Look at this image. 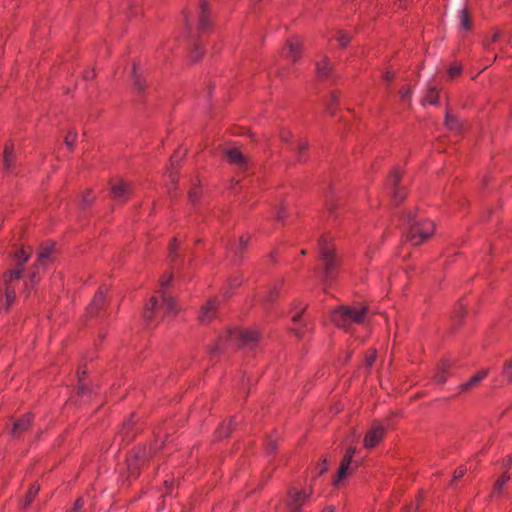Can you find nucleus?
I'll use <instances>...</instances> for the list:
<instances>
[{"label":"nucleus","mask_w":512,"mask_h":512,"mask_svg":"<svg viewBox=\"0 0 512 512\" xmlns=\"http://www.w3.org/2000/svg\"><path fill=\"white\" fill-rule=\"evenodd\" d=\"M367 313L366 306H340L332 312L331 320L338 327L348 330L351 323L363 324L366 321Z\"/></svg>","instance_id":"f257e3e1"},{"label":"nucleus","mask_w":512,"mask_h":512,"mask_svg":"<svg viewBox=\"0 0 512 512\" xmlns=\"http://www.w3.org/2000/svg\"><path fill=\"white\" fill-rule=\"evenodd\" d=\"M405 218L409 225L406 239L413 246L422 244L434 233L435 226L433 222L429 220H416L411 211L406 212Z\"/></svg>","instance_id":"f03ea898"},{"label":"nucleus","mask_w":512,"mask_h":512,"mask_svg":"<svg viewBox=\"0 0 512 512\" xmlns=\"http://www.w3.org/2000/svg\"><path fill=\"white\" fill-rule=\"evenodd\" d=\"M259 338V334L254 329H235L228 330L227 335L220 339V343L212 348V351L217 353L220 351L224 341L229 340L238 346H248L255 343Z\"/></svg>","instance_id":"7ed1b4c3"},{"label":"nucleus","mask_w":512,"mask_h":512,"mask_svg":"<svg viewBox=\"0 0 512 512\" xmlns=\"http://www.w3.org/2000/svg\"><path fill=\"white\" fill-rule=\"evenodd\" d=\"M320 256L324 263V279L328 281L332 278L333 271L337 266V258L334 255L333 248L329 245V239L322 236L319 240Z\"/></svg>","instance_id":"20e7f679"},{"label":"nucleus","mask_w":512,"mask_h":512,"mask_svg":"<svg viewBox=\"0 0 512 512\" xmlns=\"http://www.w3.org/2000/svg\"><path fill=\"white\" fill-rule=\"evenodd\" d=\"M29 259V254H27L23 249L18 251L15 254V261L17 268L14 270H10L4 275V283L5 286L10 285L12 281L19 280L22 277L23 266Z\"/></svg>","instance_id":"39448f33"},{"label":"nucleus","mask_w":512,"mask_h":512,"mask_svg":"<svg viewBox=\"0 0 512 512\" xmlns=\"http://www.w3.org/2000/svg\"><path fill=\"white\" fill-rule=\"evenodd\" d=\"M384 434L385 427L380 423H374L365 435L364 446L368 449L375 447L383 439Z\"/></svg>","instance_id":"423d86ee"},{"label":"nucleus","mask_w":512,"mask_h":512,"mask_svg":"<svg viewBox=\"0 0 512 512\" xmlns=\"http://www.w3.org/2000/svg\"><path fill=\"white\" fill-rule=\"evenodd\" d=\"M310 493L304 491H290L286 500V507L289 512H301V505L309 498Z\"/></svg>","instance_id":"0eeeda50"},{"label":"nucleus","mask_w":512,"mask_h":512,"mask_svg":"<svg viewBox=\"0 0 512 512\" xmlns=\"http://www.w3.org/2000/svg\"><path fill=\"white\" fill-rule=\"evenodd\" d=\"M130 192L131 185L124 180H118L111 184L112 197L120 203H124L128 200Z\"/></svg>","instance_id":"6e6552de"},{"label":"nucleus","mask_w":512,"mask_h":512,"mask_svg":"<svg viewBox=\"0 0 512 512\" xmlns=\"http://www.w3.org/2000/svg\"><path fill=\"white\" fill-rule=\"evenodd\" d=\"M224 152L230 163L243 170L248 168L250 161L249 158L244 155L237 147L228 148Z\"/></svg>","instance_id":"1a4fd4ad"},{"label":"nucleus","mask_w":512,"mask_h":512,"mask_svg":"<svg viewBox=\"0 0 512 512\" xmlns=\"http://www.w3.org/2000/svg\"><path fill=\"white\" fill-rule=\"evenodd\" d=\"M219 305V300L217 298L209 299L201 308L199 314V320L202 323H207L211 321L214 317H216V311Z\"/></svg>","instance_id":"9d476101"},{"label":"nucleus","mask_w":512,"mask_h":512,"mask_svg":"<svg viewBox=\"0 0 512 512\" xmlns=\"http://www.w3.org/2000/svg\"><path fill=\"white\" fill-rule=\"evenodd\" d=\"M149 453L146 448L136 452L131 458L128 459L129 477H136L139 466L148 458Z\"/></svg>","instance_id":"9b49d317"},{"label":"nucleus","mask_w":512,"mask_h":512,"mask_svg":"<svg viewBox=\"0 0 512 512\" xmlns=\"http://www.w3.org/2000/svg\"><path fill=\"white\" fill-rule=\"evenodd\" d=\"M401 173L399 170H394L390 179H389V185L391 186L393 190V199L395 202H400L405 198V192L398 186V182L400 180Z\"/></svg>","instance_id":"f8f14e48"},{"label":"nucleus","mask_w":512,"mask_h":512,"mask_svg":"<svg viewBox=\"0 0 512 512\" xmlns=\"http://www.w3.org/2000/svg\"><path fill=\"white\" fill-rule=\"evenodd\" d=\"M301 51V43L300 41H288L286 46L284 47L282 54L287 59L295 62L299 58Z\"/></svg>","instance_id":"ddd939ff"},{"label":"nucleus","mask_w":512,"mask_h":512,"mask_svg":"<svg viewBox=\"0 0 512 512\" xmlns=\"http://www.w3.org/2000/svg\"><path fill=\"white\" fill-rule=\"evenodd\" d=\"M32 421L31 414L24 415L21 419L14 422L11 429L13 437H19L24 431L28 430Z\"/></svg>","instance_id":"4468645a"},{"label":"nucleus","mask_w":512,"mask_h":512,"mask_svg":"<svg viewBox=\"0 0 512 512\" xmlns=\"http://www.w3.org/2000/svg\"><path fill=\"white\" fill-rule=\"evenodd\" d=\"M316 72L319 78H329L332 75L333 65L327 56L316 62Z\"/></svg>","instance_id":"2eb2a0df"},{"label":"nucleus","mask_w":512,"mask_h":512,"mask_svg":"<svg viewBox=\"0 0 512 512\" xmlns=\"http://www.w3.org/2000/svg\"><path fill=\"white\" fill-rule=\"evenodd\" d=\"M489 373L488 369H483L479 371L477 374L473 375L468 381L464 382L460 386L461 392H466L473 389L477 386L484 378L487 377Z\"/></svg>","instance_id":"dca6fc26"},{"label":"nucleus","mask_w":512,"mask_h":512,"mask_svg":"<svg viewBox=\"0 0 512 512\" xmlns=\"http://www.w3.org/2000/svg\"><path fill=\"white\" fill-rule=\"evenodd\" d=\"M197 14L199 29L205 30L209 25L208 3L205 0L200 1Z\"/></svg>","instance_id":"f3484780"},{"label":"nucleus","mask_w":512,"mask_h":512,"mask_svg":"<svg viewBox=\"0 0 512 512\" xmlns=\"http://www.w3.org/2000/svg\"><path fill=\"white\" fill-rule=\"evenodd\" d=\"M14 147L13 144H7L3 152V165L7 172L11 171L14 167Z\"/></svg>","instance_id":"a211bd4d"},{"label":"nucleus","mask_w":512,"mask_h":512,"mask_svg":"<svg viewBox=\"0 0 512 512\" xmlns=\"http://www.w3.org/2000/svg\"><path fill=\"white\" fill-rule=\"evenodd\" d=\"M103 304H104V292L102 289H100L99 292L93 298L91 304L88 306L87 313L91 316L96 314L100 310V308L103 306Z\"/></svg>","instance_id":"6ab92c4d"},{"label":"nucleus","mask_w":512,"mask_h":512,"mask_svg":"<svg viewBox=\"0 0 512 512\" xmlns=\"http://www.w3.org/2000/svg\"><path fill=\"white\" fill-rule=\"evenodd\" d=\"M161 296H162V302H163L162 306H163V309L166 311V313L167 314H176L177 308H176L174 299L164 292H161Z\"/></svg>","instance_id":"aec40b11"},{"label":"nucleus","mask_w":512,"mask_h":512,"mask_svg":"<svg viewBox=\"0 0 512 512\" xmlns=\"http://www.w3.org/2000/svg\"><path fill=\"white\" fill-rule=\"evenodd\" d=\"M351 462L352 460L349 459V457H343L341 465L338 470L337 479L334 481V485H338V483L346 477Z\"/></svg>","instance_id":"412c9836"},{"label":"nucleus","mask_w":512,"mask_h":512,"mask_svg":"<svg viewBox=\"0 0 512 512\" xmlns=\"http://www.w3.org/2000/svg\"><path fill=\"white\" fill-rule=\"evenodd\" d=\"M308 148V142L304 140H299L295 147H291V150H296V160L298 162L304 161V152Z\"/></svg>","instance_id":"4be33fe9"},{"label":"nucleus","mask_w":512,"mask_h":512,"mask_svg":"<svg viewBox=\"0 0 512 512\" xmlns=\"http://www.w3.org/2000/svg\"><path fill=\"white\" fill-rule=\"evenodd\" d=\"M459 21L462 29L469 30L471 28V17L466 8L459 12Z\"/></svg>","instance_id":"5701e85b"},{"label":"nucleus","mask_w":512,"mask_h":512,"mask_svg":"<svg viewBox=\"0 0 512 512\" xmlns=\"http://www.w3.org/2000/svg\"><path fill=\"white\" fill-rule=\"evenodd\" d=\"M157 307V299L152 297L148 304L145 306L144 317L147 321L151 320L153 317L154 309Z\"/></svg>","instance_id":"b1692460"},{"label":"nucleus","mask_w":512,"mask_h":512,"mask_svg":"<svg viewBox=\"0 0 512 512\" xmlns=\"http://www.w3.org/2000/svg\"><path fill=\"white\" fill-rule=\"evenodd\" d=\"M15 298H16L15 290L10 285L5 286V306H6V309L9 308V306L13 303Z\"/></svg>","instance_id":"393cba45"},{"label":"nucleus","mask_w":512,"mask_h":512,"mask_svg":"<svg viewBox=\"0 0 512 512\" xmlns=\"http://www.w3.org/2000/svg\"><path fill=\"white\" fill-rule=\"evenodd\" d=\"M335 38L339 45L343 48L346 47L351 41V36L342 30L337 32Z\"/></svg>","instance_id":"a878e982"},{"label":"nucleus","mask_w":512,"mask_h":512,"mask_svg":"<svg viewBox=\"0 0 512 512\" xmlns=\"http://www.w3.org/2000/svg\"><path fill=\"white\" fill-rule=\"evenodd\" d=\"M51 251V247H42L37 259V267L42 266L45 263V261L49 258Z\"/></svg>","instance_id":"bb28decb"},{"label":"nucleus","mask_w":512,"mask_h":512,"mask_svg":"<svg viewBox=\"0 0 512 512\" xmlns=\"http://www.w3.org/2000/svg\"><path fill=\"white\" fill-rule=\"evenodd\" d=\"M132 77L135 89H137L139 92H142L144 90L145 83L142 80L141 76L137 73L135 65L133 66Z\"/></svg>","instance_id":"cd10ccee"},{"label":"nucleus","mask_w":512,"mask_h":512,"mask_svg":"<svg viewBox=\"0 0 512 512\" xmlns=\"http://www.w3.org/2000/svg\"><path fill=\"white\" fill-rule=\"evenodd\" d=\"M438 99V92L435 87H430L425 95L424 102L429 104H436Z\"/></svg>","instance_id":"c85d7f7f"},{"label":"nucleus","mask_w":512,"mask_h":512,"mask_svg":"<svg viewBox=\"0 0 512 512\" xmlns=\"http://www.w3.org/2000/svg\"><path fill=\"white\" fill-rule=\"evenodd\" d=\"M510 480V476L507 473H504L495 483L493 488V493H501L502 488L506 482Z\"/></svg>","instance_id":"c756f323"},{"label":"nucleus","mask_w":512,"mask_h":512,"mask_svg":"<svg viewBox=\"0 0 512 512\" xmlns=\"http://www.w3.org/2000/svg\"><path fill=\"white\" fill-rule=\"evenodd\" d=\"M131 427H132V422L130 420L123 424V427H122V429L120 431V435H119L123 441L124 440L130 441L133 438L132 435H129Z\"/></svg>","instance_id":"7c9ffc66"},{"label":"nucleus","mask_w":512,"mask_h":512,"mask_svg":"<svg viewBox=\"0 0 512 512\" xmlns=\"http://www.w3.org/2000/svg\"><path fill=\"white\" fill-rule=\"evenodd\" d=\"M39 489L40 488L38 485H33L29 489L27 496H26L25 504H24L25 506H28L31 503L33 497L38 493Z\"/></svg>","instance_id":"2f4dec72"},{"label":"nucleus","mask_w":512,"mask_h":512,"mask_svg":"<svg viewBox=\"0 0 512 512\" xmlns=\"http://www.w3.org/2000/svg\"><path fill=\"white\" fill-rule=\"evenodd\" d=\"M76 137H77V133L75 131H69L65 137V144L69 148L73 147Z\"/></svg>","instance_id":"473e14b6"},{"label":"nucleus","mask_w":512,"mask_h":512,"mask_svg":"<svg viewBox=\"0 0 512 512\" xmlns=\"http://www.w3.org/2000/svg\"><path fill=\"white\" fill-rule=\"evenodd\" d=\"M202 55V51L198 45H195L193 50L191 51L190 59L193 62H196L200 59Z\"/></svg>","instance_id":"72a5a7b5"},{"label":"nucleus","mask_w":512,"mask_h":512,"mask_svg":"<svg viewBox=\"0 0 512 512\" xmlns=\"http://www.w3.org/2000/svg\"><path fill=\"white\" fill-rule=\"evenodd\" d=\"M446 125L449 129H456L457 119H455L450 113L446 114Z\"/></svg>","instance_id":"f704fd0d"},{"label":"nucleus","mask_w":512,"mask_h":512,"mask_svg":"<svg viewBox=\"0 0 512 512\" xmlns=\"http://www.w3.org/2000/svg\"><path fill=\"white\" fill-rule=\"evenodd\" d=\"M447 379V375H446V369L445 368H442L441 370H439L436 375H435V380L438 382V383H444Z\"/></svg>","instance_id":"c9c22d12"},{"label":"nucleus","mask_w":512,"mask_h":512,"mask_svg":"<svg viewBox=\"0 0 512 512\" xmlns=\"http://www.w3.org/2000/svg\"><path fill=\"white\" fill-rule=\"evenodd\" d=\"M504 374L509 381H512V361H507L504 366Z\"/></svg>","instance_id":"e433bc0d"},{"label":"nucleus","mask_w":512,"mask_h":512,"mask_svg":"<svg viewBox=\"0 0 512 512\" xmlns=\"http://www.w3.org/2000/svg\"><path fill=\"white\" fill-rule=\"evenodd\" d=\"M460 72H461V67L458 64H454V65L450 66V68L448 70V73H449L450 77H452V78L458 76L460 74Z\"/></svg>","instance_id":"4c0bfd02"},{"label":"nucleus","mask_w":512,"mask_h":512,"mask_svg":"<svg viewBox=\"0 0 512 512\" xmlns=\"http://www.w3.org/2000/svg\"><path fill=\"white\" fill-rule=\"evenodd\" d=\"M412 94V90L410 87L403 88L400 90V96L403 101L410 100Z\"/></svg>","instance_id":"58836bf2"},{"label":"nucleus","mask_w":512,"mask_h":512,"mask_svg":"<svg viewBox=\"0 0 512 512\" xmlns=\"http://www.w3.org/2000/svg\"><path fill=\"white\" fill-rule=\"evenodd\" d=\"M328 468L327 460L324 459L318 466H317V474L322 475L326 472Z\"/></svg>","instance_id":"ea45409f"},{"label":"nucleus","mask_w":512,"mask_h":512,"mask_svg":"<svg viewBox=\"0 0 512 512\" xmlns=\"http://www.w3.org/2000/svg\"><path fill=\"white\" fill-rule=\"evenodd\" d=\"M172 279V276L171 275H168V276H162L161 279H160V286L162 288H165L169 285L170 281Z\"/></svg>","instance_id":"a19ab883"},{"label":"nucleus","mask_w":512,"mask_h":512,"mask_svg":"<svg viewBox=\"0 0 512 512\" xmlns=\"http://www.w3.org/2000/svg\"><path fill=\"white\" fill-rule=\"evenodd\" d=\"M229 432H230V426H227V427L226 426H222L218 430V433H219L220 437H227L229 435Z\"/></svg>","instance_id":"79ce46f5"},{"label":"nucleus","mask_w":512,"mask_h":512,"mask_svg":"<svg viewBox=\"0 0 512 512\" xmlns=\"http://www.w3.org/2000/svg\"><path fill=\"white\" fill-rule=\"evenodd\" d=\"M247 244V241L241 237L239 240V245L237 248H235V253H238L240 250L244 249Z\"/></svg>","instance_id":"37998d69"},{"label":"nucleus","mask_w":512,"mask_h":512,"mask_svg":"<svg viewBox=\"0 0 512 512\" xmlns=\"http://www.w3.org/2000/svg\"><path fill=\"white\" fill-rule=\"evenodd\" d=\"M466 470L462 467H460L458 470L454 473V480L459 479L464 476Z\"/></svg>","instance_id":"c03bdc74"},{"label":"nucleus","mask_w":512,"mask_h":512,"mask_svg":"<svg viewBox=\"0 0 512 512\" xmlns=\"http://www.w3.org/2000/svg\"><path fill=\"white\" fill-rule=\"evenodd\" d=\"M82 507H83V501H82V499H78L74 505L73 510L70 512H79Z\"/></svg>","instance_id":"a18cd8bd"},{"label":"nucleus","mask_w":512,"mask_h":512,"mask_svg":"<svg viewBox=\"0 0 512 512\" xmlns=\"http://www.w3.org/2000/svg\"><path fill=\"white\" fill-rule=\"evenodd\" d=\"M335 207H336V203H335L334 199L331 198V199L326 200V208L329 211H332Z\"/></svg>","instance_id":"49530a36"},{"label":"nucleus","mask_w":512,"mask_h":512,"mask_svg":"<svg viewBox=\"0 0 512 512\" xmlns=\"http://www.w3.org/2000/svg\"><path fill=\"white\" fill-rule=\"evenodd\" d=\"M290 136H291V135H290V132H288V131H282V132H281V139H282V141H283V142H285V143H289V141H290Z\"/></svg>","instance_id":"de8ad7c7"},{"label":"nucleus","mask_w":512,"mask_h":512,"mask_svg":"<svg viewBox=\"0 0 512 512\" xmlns=\"http://www.w3.org/2000/svg\"><path fill=\"white\" fill-rule=\"evenodd\" d=\"M276 447H277V443H276V441H275V440H269V441L267 442V449H268L269 451H273V450H275V449H276Z\"/></svg>","instance_id":"09e8293b"},{"label":"nucleus","mask_w":512,"mask_h":512,"mask_svg":"<svg viewBox=\"0 0 512 512\" xmlns=\"http://www.w3.org/2000/svg\"><path fill=\"white\" fill-rule=\"evenodd\" d=\"M198 195H197V191L195 189H191L189 191V199L191 202H195L196 199H197Z\"/></svg>","instance_id":"8fccbe9b"},{"label":"nucleus","mask_w":512,"mask_h":512,"mask_svg":"<svg viewBox=\"0 0 512 512\" xmlns=\"http://www.w3.org/2000/svg\"><path fill=\"white\" fill-rule=\"evenodd\" d=\"M38 281L36 272H31L29 274V282L31 285H34Z\"/></svg>","instance_id":"3c124183"},{"label":"nucleus","mask_w":512,"mask_h":512,"mask_svg":"<svg viewBox=\"0 0 512 512\" xmlns=\"http://www.w3.org/2000/svg\"><path fill=\"white\" fill-rule=\"evenodd\" d=\"M356 452V449L354 447H349L346 451L345 457H349V459L352 460L354 454Z\"/></svg>","instance_id":"603ef678"},{"label":"nucleus","mask_w":512,"mask_h":512,"mask_svg":"<svg viewBox=\"0 0 512 512\" xmlns=\"http://www.w3.org/2000/svg\"><path fill=\"white\" fill-rule=\"evenodd\" d=\"M383 78L385 79V81L390 82L393 80L394 74L390 71H387L384 73Z\"/></svg>","instance_id":"864d4df0"},{"label":"nucleus","mask_w":512,"mask_h":512,"mask_svg":"<svg viewBox=\"0 0 512 512\" xmlns=\"http://www.w3.org/2000/svg\"><path fill=\"white\" fill-rule=\"evenodd\" d=\"M375 358H376V354L374 352L371 356L366 358V364L371 366L373 364Z\"/></svg>","instance_id":"5fc2aeb1"},{"label":"nucleus","mask_w":512,"mask_h":512,"mask_svg":"<svg viewBox=\"0 0 512 512\" xmlns=\"http://www.w3.org/2000/svg\"><path fill=\"white\" fill-rule=\"evenodd\" d=\"M84 77L85 79L89 80V79H93L95 77V73L93 70L91 71H87L85 74H84Z\"/></svg>","instance_id":"6e6d98bb"},{"label":"nucleus","mask_w":512,"mask_h":512,"mask_svg":"<svg viewBox=\"0 0 512 512\" xmlns=\"http://www.w3.org/2000/svg\"><path fill=\"white\" fill-rule=\"evenodd\" d=\"M501 37V33L500 32H495L492 37H491V42H496L499 40V38Z\"/></svg>","instance_id":"4d7b16f0"},{"label":"nucleus","mask_w":512,"mask_h":512,"mask_svg":"<svg viewBox=\"0 0 512 512\" xmlns=\"http://www.w3.org/2000/svg\"><path fill=\"white\" fill-rule=\"evenodd\" d=\"M283 207H280L279 210L276 212V218L278 220L282 219V211H283Z\"/></svg>","instance_id":"13d9d810"},{"label":"nucleus","mask_w":512,"mask_h":512,"mask_svg":"<svg viewBox=\"0 0 512 512\" xmlns=\"http://www.w3.org/2000/svg\"><path fill=\"white\" fill-rule=\"evenodd\" d=\"M334 506H327L323 509V512H334Z\"/></svg>","instance_id":"bf43d9fd"},{"label":"nucleus","mask_w":512,"mask_h":512,"mask_svg":"<svg viewBox=\"0 0 512 512\" xmlns=\"http://www.w3.org/2000/svg\"><path fill=\"white\" fill-rule=\"evenodd\" d=\"M174 246H175V242L173 244H171L170 246V256L172 257L173 253H174Z\"/></svg>","instance_id":"052dcab7"},{"label":"nucleus","mask_w":512,"mask_h":512,"mask_svg":"<svg viewBox=\"0 0 512 512\" xmlns=\"http://www.w3.org/2000/svg\"><path fill=\"white\" fill-rule=\"evenodd\" d=\"M90 201H91V199H89L87 195L83 196V202L89 203Z\"/></svg>","instance_id":"680f3d73"},{"label":"nucleus","mask_w":512,"mask_h":512,"mask_svg":"<svg viewBox=\"0 0 512 512\" xmlns=\"http://www.w3.org/2000/svg\"><path fill=\"white\" fill-rule=\"evenodd\" d=\"M185 21H186L187 25H190V19H189V17L187 15L185 16Z\"/></svg>","instance_id":"e2e57ef3"},{"label":"nucleus","mask_w":512,"mask_h":512,"mask_svg":"<svg viewBox=\"0 0 512 512\" xmlns=\"http://www.w3.org/2000/svg\"><path fill=\"white\" fill-rule=\"evenodd\" d=\"M331 98H332V101H333V102H336V100H337V96H336L335 94H332Z\"/></svg>","instance_id":"0e129e2a"},{"label":"nucleus","mask_w":512,"mask_h":512,"mask_svg":"<svg viewBox=\"0 0 512 512\" xmlns=\"http://www.w3.org/2000/svg\"><path fill=\"white\" fill-rule=\"evenodd\" d=\"M327 111H328L329 113H333V111H332V109H331V106H330V105L327 107Z\"/></svg>","instance_id":"69168bd1"},{"label":"nucleus","mask_w":512,"mask_h":512,"mask_svg":"<svg viewBox=\"0 0 512 512\" xmlns=\"http://www.w3.org/2000/svg\"><path fill=\"white\" fill-rule=\"evenodd\" d=\"M298 318H299V315L293 317L294 321H297Z\"/></svg>","instance_id":"338daca9"},{"label":"nucleus","mask_w":512,"mask_h":512,"mask_svg":"<svg viewBox=\"0 0 512 512\" xmlns=\"http://www.w3.org/2000/svg\"><path fill=\"white\" fill-rule=\"evenodd\" d=\"M295 333L298 337H300V332L298 330H295Z\"/></svg>","instance_id":"774afa93"}]
</instances>
